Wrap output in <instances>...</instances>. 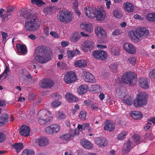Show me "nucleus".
I'll list each match as a JSON object with an SVG mask.
<instances>
[{"instance_id": "f257e3e1", "label": "nucleus", "mask_w": 155, "mask_h": 155, "mask_svg": "<svg viewBox=\"0 0 155 155\" xmlns=\"http://www.w3.org/2000/svg\"><path fill=\"white\" fill-rule=\"evenodd\" d=\"M21 11V15L24 17L27 21L24 24L25 29L28 31H35L39 26L38 19L34 15Z\"/></svg>"}, {"instance_id": "f03ea898", "label": "nucleus", "mask_w": 155, "mask_h": 155, "mask_svg": "<svg viewBox=\"0 0 155 155\" xmlns=\"http://www.w3.org/2000/svg\"><path fill=\"white\" fill-rule=\"evenodd\" d=\"M48 48L44 45H41L37 46L34 51L35 58L36 61L40 63H47L49 60V54Z\"/></svg>"}, {"instance_id": "7ed1b4c3", "label": "nucleus", "mask_w": 155, "mask_h": 155, "mask_svg": "<svg viewBox=\"0 0 155 155\" xmlns=\"http://www.w3.org/2000/svg\"><path fill=\"white\" fill-rule=\"evenodd\" d=\"M149 31L147 28L143 27L137 28L135 30L130 31L129 35L132 40L135 42H138L141 40L142 36H147L149 35Z\"/></svg>"}, {"instance_id": "20e7f679", "label": "nucleus", "mask_w": 155, "mask_h": 155, "mask_svg": "<svg viewBox=\"0 0 155 155\" xmlns=\"http://www.w3.org/2000/svg\"><path fill=\"white\" fill-rule=\"evenodd\" d=\"M148 94L144 92L138 94L135 99L133 101V104L136 107H143L146 105L148 102Z\"/></svg>"}, {"instance_id": "39448f33", "label": "nucleus", "mask_w": 155, "mask_h": 155, "mask_svg": "<svg viewBox=\"0 0 155 155\" xmlns=\"http://www.w3.org/2000/svg\"><path fill=\"white\" fill-rule=\"evenodd\" d=\"M38 123L41 125H48L52 119L51 114L48 110L44 109L40 110L38 114Z\"/></svg>"}, {"instance_id": "423d86ee", "label": "nucleus", "mask_w": 155, "mask_h": 155, "mask_svg": "<svg viewBox=\"0 0 155 155\" xmlns=\"http://www.w3.org/2000/svg\"><path fill=\"white\" fill-rule=\"evenodd\" d=\"M57 17L59 21L65 24L70 23L72 20L71 12L66 10L60 11L58 14Z\"/></svg>"}, {"instance_id": "0eeeda50", "label": "nucleus", "mask_w": 155, "mask_h": 155, "mask_svg": "<svg viewBox=\"0 0 155 155\" xmlns=\"http://www.w3.org/2000/svg\"><path fill=\"white\" fill-rule=\"evenodd\" d=\"M134 78V73L131 71H128L123 75L121 79V81L124 83L133 85V81Z\"/></svg>"}, {"instance_id": "6e6552de", "label": "nucleus", "mask_w": 155, "mask_h": 155, "mask_svg": "<svg viewBox=\"0 0 155 155\" xmlns=\"http://www.w3.org/2000/svg\"><path fill=\"white\" fill-rule=\"evenodd\" d=\"M92 54L94 58L99 60H105L107 57L106 52L102 50H95L92 52Z\"/></svg>"}, {"instance_id": "1a4fd4ad", "label": "nucleus", "mask_w": 155, "mask_h": 155, "mask_svg": "<svg viewBox=\"0 0 155 155\" xmlns=\"http://www.w3.org/2000/svg\"><path fill=\"white\" fill-rule=\"evenodd\" d=\"M76 79V75L73 71L67 72L64 78L65 82L67 84L72 83L75 81Z\"/></svg>"}, {"instance_id": "9d476101", "label": "nucleus", "mask_w": 155, "mask_h": 155, "mask_svg": "<svg viewBox=\"0 0 155 155\" xmlns=\"http://www.w3.org/2000/svg\"><path fill=\"white\" fill-rule=\"evenodd\" d=\"M54 83L50 79H45L42 80L39 83V86L43 88H50L53 87Z\"/></svg>"}, {"instance_id": "9b49d317", "label": "nucleus", "mask_w": 155, "mask_h": 155, "mask_svg": "<svg viewBox=\"0 0 155 155\" xmlns=\"http://www.w3.org/2000/svg\"><path fill=\"white\" fill-rule=\"evenodd\" d=\"M94 46V44L92 42L89 41H85L82 45L81 48L84 51L87 52L92 51Z\"/></svg>"}, {"instance_id": "f8f14e48", "label": "nucleus", "mask_w": 155, "mask_h": 155, "mask_svg": "<svg viewBox=\"0 0 155 155\" xmlns=\"http://www.w3.org/2000/svg\"><path fill=\"white\" fill-rule=\"evenodd\" d=\"M96 11L95 8L91 7L86 6L84 8V11L86 15L91 18L95 17Z\"/></svg>"}, {"instance_id": "ddd939ff", "label": "nucleus", "mask_w": 155, "mask_h": 155, "mask_svg": "<svg viewBox=\"0 0 155 155\" xmlns=\"http://www.w3.org/2000/svg\"><path fill=\"white\" fill-rule=\"evenodd\" d=\"M95 17L97 20L102 21L105 19L106 17V12L103 8L98 9L96 11Z\"/></svg>"}, {"instance_id": "4468645a", "label": "nucleus", "mask_w": 155, "mask_h": 155, "mask_svg": "<svg viewBox=\"0 0 155 155\" xmlns=\"http://www.w3.org/2000/svg\"><path fill=\"white\" fill-rule=\"evenodd\" d=\"M120 96L121 97L124 98L123 99V101L126 104L129 106H131L133 104L132 97L128 95L127 93L124 92L123 93L122 92Z\"/></svg>"}, {"instance_id": "2eb2a0df", "label": "nucleus", "mask_w": 155, "mask_h": 155, "mask_svg": "<svg viewBox=\"0 0 155 155\" xmlns=\"http://www.w3.org/2000/svg\"><path fill=\"white\" fill-rule=\"evenodd\" d=\"M83 78L86 82L91 83H95L96 81L94 76L91 73L87 71L83 72Z\"/></svg>"}, {"instance_id": "dca6fc26", "label": "nucleus", "mask_w": 155, "mask_h": 155, "mask_svg": "<svg viewBox=\"0 0 155 155\" xmlns=\"http://www.w3.org/2000/svg\"><path fill=\"white\" fill-rule=\"evenodd\" d=\"M124 48L127 52L132 54H135L136 49L132 44L128 43H125L124 45Z\"/></svg>"}, {"instance_id": "f3484780", "label": "nucleus", "mask_w": 155, "mask_h": 155, "mask_svg": "<svg viewBox=\"0 0 155 155\" xmlns=\"http://www.w3.org/2000/svg\"><path fill=\"white\" fill-rule=\"evenodd\" d=\"M20 134L24 137H27L29 135L30 130L28 126L23 125L21 126L19 131Z\"/></svg>"}, {"instance_id": "a211bd4d", "label": "nucleus", "mask_w": 155, "mask_h": 155, "mask_svg": "<svg viewBox=\"0 0 155 155\" xmlns=\"http://www.w3.org/2000/svg\"><path fill=\"white\" fill-rule=\"evenodd\" d=\"M95 143L99 146L101 147H104L107 146L108 141L104 137H97L95 138Z\"/></svg>"}, {"instance_id": "6ab92c4d", "label": "nucleus", "mask_w": 155, "mask_h": 155, "mask_svg": "<svg viewBox=\"0 0 155 155\" xmlns=\"http://www.w3.org/2000/svg\"><path fill=\"white\" fill-rule=\"evenodd\" d=\"M95 31L97 35L101 38H105L106 36V34L105 31L101 27L98 26L95 28Z\"/></svg>"}, {"instance_id": "aec40b11", "label": "nucleus", "mask_w": 155, "mask_h": 155, "mask_svg": "<svg viewBox=\"0 0 155 155\" xmlns=\"http://www.w3.org/2000/svg\"><path fill=\"white\" fill-rule=\"evenodd\" d=\"M139 85L144 89L148 88L149 86V82L148 79L144 78H140L139 80Z\"/></svg>"}, {"instance_id": "412c9836", "label": "nucleus", "mask_w": 155, "mask_h": 155, "mask_svg": "<svg viewBox=\"0 0 155 155\" xmlns=\"http://www.w3.org/2000/svg\"><path fill=\"white\" fill-rule=\"evenodd\" d=\"M115 127V124L113 122L107 120L105 123L104 129L106 130L112 131L114 129Z\"/></svg>"}, {"instance_id": "4be33fe9", "label": "nucleus", "mask_w": 155, "mask_h": 155, "mask_svg": "<svg viewBox=\"0 0 155 155\" xmlns=\"http://www.w3.org/2000/svg\"><path fill=\"white\" fill-rule=\"evenodd\" d=\"M78 134V130H76L75 131H74L73 133L71 132V133L61 136L60 138L61 139L64 140H69L72 137Z\"/></svg>"}, {"instance_id": "5701e85b", "label": "nucleus", "mask_w": 155, "mask_h": 155, "mask_svg": "<svg viewBox=\"0 0 155 155\" xmlns=\"http://www.w3.org/2000/svg\"><path fill=\"white\" fill-rule=\"evenodd\" d=\"M123 7L125 10L128 12H133L134 10V7L131 3L127 2L123 4Z\"/></svg>"}, {"instance_id": "b1692460", "label": "nucleus", "mask_w": 155, "mask_h": 155, "mask_svg": "<svg viewBox=\"0 0 155 155\" xmlns=\"http://www.w3.org/2000/svg\"><path fill=\"white\" fill-rule=\"evenodd\" d=\"M36 141L40 146H45L49 143L48 140L46 137H41Z\"/></svg>"}, {"instance_id": "393cba45", "label": "nucleus", "mask_w": 155, "mask_h": 155, "mask_svg": "<svg viewBox=\"0 0 155 155\" xmlns=\"http://www.w3.org/2000/svg\"><path fill=\"white\" fill-rule=\"evenodd\" d=\"M81 143L83 147L85 149H89L92 148V144L87 140L83 139L81 140Z\"/></svg>"}, {"instance_id": "a878e982", "label": "nucleus", "mask_w": 155, "mask_h": 155, "mask_svg": "<svg viewBox=\"0 0 155 155\" xmlns=\"http://www.w3.org/2000/svg\"><path fill=\"white\" fill-rule=\"evenodd\" d=\"M88 87L86 84H83L80 86L78 89V91L80 94L83 95L86 93L88 90Z\"/></svg>"}, {"instance_id": "bb28decb", "label": "nucleus", "mask_w": 155, "mask_h": 155, "mask_svg": "<svg viewBox=\"0 0 155 155\" xmlns=\"http://www.w3.org/2000/svg\"><path fill=\"white\" fill-rule=\"evenodd\" d=\"M8 116L7 114H2L0 117V126H2L7 122Z\"/></svg>"}, {"instance_id": "cd10ccee", "label": "nucleus", "mask_w": 155, "mask_h": 155, "mask_svg": "<svg viewBox=\"0 0 155 155\" xmlns=\"http://www.w3.org/2000/svg\"><path fill=\"white\" fill-rule=\"evenodd\" d=\"M66 99L70 102H75L78 101V99L72 94L67 93L65 95Z\"/></svg>"}, {"instance_id": "c85d7f7f", "label": "nucleus", "mask_w": 155, "mask_h": 155, "mask_svg": "<svg viewBox=\"0 0 155 155\" xmlns=\"http://www.w3.org/2000/svg\"><path fill=\"white\" fill-rule=\"evenodd\" d=\"M131 117L135 119H140L143 116L142 113L138 111H133L130 113Z\"/></svg>"}, {"instance_id": "c756f323", "label": "nucleus", "mask_w": 155, "mask_h": 155, "mask_svg": "<svg viewBox=\"0 0 155 155\" xmlns=\"http://www.w3.org/2000/svg\"><path fill=\"white\" fill-rule=\"evenodd\" d=\"M80 27L82 28L90 33L93 30L92 25L91 23L82 24Z\"/></svg>"}, {"instance_id": "7c9ffc66", "label": "nucleus", "mask_w": 155, "mask_h": 155, "mask_svg": "<svg viewBox=\"0 0 155 155\" xmlns=\"http://www.w3.org/2000/svg\"><path fill=\"white\" fill-rule=\"evenodd\" d=\"M119 65V64L118 62H113L109 65V68L112 72L116 73Z\"/></svg>"}, {"instance_id": "2f4dec72", "label": "nucleus", "mask_w": 155, "mask_h": 155, "mask_svg": "<svg viewBox=\"0 0 155 155\" xmlns=\"http://www.w3.org/2000/svg\"><path fill=\"white\" fill-rule=\"evenodd\" d=\"M16 47L17 50L19 53L24 54L26 51V47L25 45L18 44H17Z\"/></svg>"}, {"instance_id": "473e14b6", "label": "nucleus", "mask_w": 155, "mask_h": 155, "mask_svg": "<svg viewBox=\"0 0 155 155\" xmlns=\"http://www.w3.org/2000/svg\"><path fill=\"white\" fill-rule=\"evenodd\" d=\"M75 65L77 67H84L87 65V62L84 60H78L75 62Z\"/></svg>"}, {"instance_id": "72a5a7b5", "label": "nucleus", "mask_w": 155, "mask_h": 155, "mask_svg": "<svg viewBox=\"0 0 155 155\" xmlns=\"http://www.w3.org/2000/svg\"><path fill=\"white\" fill-rule=\"evenodd\" d=\"M113 13L114 16L117 18H121L122 16L121 11L118 8L114 10Z\"/></svg>"}, {"instance_id": "f704fd0d", "label": "nucleus", "mask_w": 155, "mask_h": 155, "mask_svg": "<svg viewBox=\"0 0 155 155\" xmlns=\"http://www.w3.org/2000/svg\"><path fill=\"white\" fill-rule=\"evenodd\" d=\"M14 147L16 150L17 153L19 152L20 151L24 148L23 144L21 143H16L14 145Z\"/></svg>"}, {"instance_id": "c9c22d12", "label": "nucleus", "mask_w": 155, "mask_h": 155, "mask_svg": "<svg viewBox=\"0 0 155 155\" xmlns=\"http://www.w3.org/2000/svg\"><path fill=\"white\" fill-rule=\"evenodd\" d=\"M146 19L150 21H155V13H149L146 16Z\"/></svg>"}, {"instance_id": "e433bc0d", "label": "nucleus", "mask_w": 155, "mask_h": 155, "mask_svg": "<svg viewBox=\"0 0 155 155\" xmlns=\"http://www.w3.org/2000/svg\"><path fill=\"white\" fill-rule=\"evenodd\" d=\"M34 152L31 149H26L23 150L21 155H34Z\"/></svg>"}, {"instance_id": "4c0bfd02", "label": "nucleus", "mask_w": 155, "mask_h": 155, "mask_svg": "<svg viewBox=\"0 0 155 155\" xmlns=\"http://www.w3.org/2000/svg\"><path fill=\"white\" fill-rule=\"evenodd\" d=\"M110 50L111 53L114 55H118L120 54L119 50L116 47L112 48Z\"/></svg>"}, {"instance_id": "58836bf2", "label": "nucleus", "mask_w": 155, "mask_h": 155, "mask_svg": "<svg viewBox=\"0 0 155 155\" xmlns=\"http://www.w3.org/2000/svg\"><path fill=\"white\" fill-rule=\"evenodd\" d=\"M92 87L93 91L95 93H99L101 91V87L98 85L94 84Z\"/></svg>"}, {"instance_id": "ea45409f", "label": "nucleus", "mask_w": 155, "mask_h": 155, "mask_svg": "<svg viewBox=\"0 0 155 155\" xmlns=\"http://www.w3.org/2000/svg\"><path fill=\"white\" fill-rule=\"evenodd\" d=\"M87 115V113L86 110H83L81 111L79 117L81 120H84L86 119Z\"/></svg>"}, {"instance_id": "a19ab883", "label": "nucleus", "mask_w": 155, "mask_h": 155, "mask_svg": "<svg viewBox=\"0 0 155 155\" xmlns=\"http://www.w3.org/2000/svg\"><path fill=\"white\" fill-rule=\"evenodd\" d=\"M52 128L54 133H57L60 130V127L59 125L58 124H53L51 125Z\"/></svg>"}, {"instance_id": "79ce46f5", "label": "nucleus", "mask_w": 155, "mask_h": 155, "mask_svg": "<svg viewBox=\"0 0 155 155\" xmlns=\"http://www.w3.org/2000/svg\"><path fill=\"white\" fill-rule=\"evenodd\" d=\"M33 4H35L38 6H40L44 3L42 0H31Z\"/></svg>"}, {"instance_id": "37998d69", "label": "nucleus", "mask_w": 155, "mask_h": 155, "mask_svg": "<svg viewBox=\"0 0 155 155\" xmlns=\"http://www.w3.org/2000/svg\"><path fill=\"white\" fill-rule=\"evenodd\" d=\"M45 132L46 133L50 134H54L51 125L50 126L47 127H46L45 130Z\"/></svg>"}, {"instance_id": "c03bdc74", "label": "nucleus", "mask_w": 155, "mask_h": 155, "mask_svg": "<svg viewBox=\"0 0 155 155\" xmlns=\"http://www.w3.org/2000/svg\"><path fill=\"white\" fill-rule=\"evenodd\" d=\"M149 76L150 78L155 82V69H152L150 72Z\"/></svg>"}, {"instance_id": "a18cd8bd", "label": "nucleus", "mask_w": 155, "mask_h": 155, "mask_svg": "<svg viewBox=\"0 0 155 155\" xmlns=\"http://www.w3.org/2000/svg\"><path fill=\"white\" fill-rule=\"evenodd\" d=\"M128 61L130 64L134 65L136 63V59L134 57L132 56L128 59Z\"/></svg>"}, {"instance_id": "49530a36", "label": "nucleus", "mask_w": 155, "mask_h": 155, "mask_svg": "<svg viewBox=\"0 0 155 155\" xmlns=\"http://www.w3.org/2000/svg\"><path fill=\"white\" fill-rule=\"evenodd\" d=\"M127 132L126 131L123 132L117 136V139L119 140H121L124 139L127 135Z\"/></svg>"}, {"instance_id": "de8ad7c7", "label": "nucleus", "mask_w": 155, "mask_h": 155, "mask_svg": "<svg viewBox=\"0 0 155 155\" xmlns=\"http://www.w3.org/2000/svg\"><path fill=\"white\" fill-rule=\"evenodd\" d=\"M79 38V36L76 35H71L70 40L71 41L75 42L78 41Z\"/></svg>"}, {"instance_id": "09e8293b", "label": "nucleus", "mask_w": 155, "mask_h": 155, "mask_svg": "<svg viewBox=\"0 0 155 155\" xmlns=\"http://www.w3.org/2000/svg\"><path fill=\"white\" fill-rule=\"evenodd\" d=\"M67 54V57L69 59H71L75 56L74 51H72L68 50Z\"/></svg>"}, {"instance_id": "8fccbe9b", "label": "nucleus", "mask_w": 155, "mask_h": 155, "mask_svg": "<svg viewBox=\"0 0 155 155\" xmlns=\"http://www.w3.org/2000/svg\"><path fill=\"white\" fill-rule=\"evenodd\" d=\"M131 141L128 140L127 143H125V146L127 148V150L128 152H129L130 150L131 149Z\"/></svg>"}, {"instance_id": "3c124183", "label": "nucleus", "mask_w": 155, "mask_h": 155, "mask_svg": "<svg viewBox=\"0 0 155 155\" xmlns=\"http://www.w3.org/2000/svg\"><path fill=\"white\" fill-rule=\"evenodd\" d=\"M43 30L45 34L47 36L49 35V28L46 25L44 26Z\"/></svg>"}, {"instance_id": "603ef678", "label": "nucleus", "mask_w": 155, "mask_h": 155, "mask_svg": "<svg viewBox=\"0 0 155 155\" xmlns=\"http://www.w3.org/2000/svg\"><path fill=\"white\" fill-rule=\"evenodd\" d=\"M61 104V102L58 101L56 100L54 101L52 103V106L54 107H56Z\"/></svg>"}, {"instance_id": "864d4df0", "label": "nucleus", "mask_w": 155, "mask_h": 155, "mask_svg": "<svg viewBox=\"0 0 155 155\" xmlns=\"http://www.w3.org/2000/svg\"><path fill=\"white\" fill-rule=\"evenodd\" d=\"M5 139V137L3 133L0 132V143L3 142Z\"/></svg>"}, {"instance_id": "5fc2aeb1", "label": "nucleus", "mask_w": 155, "mask_h": 155, "mask_svg": "<svg viewBox=\"0 0 155 155\" xmlns=\"http://www.w3.org/2000/svg\"><path fill=\"white\" fill-rule=\"evenodd\" d=\"M50 34L53 37L55 38H59V35L55 31H51Z\"/></svg>"}, {"instance_id": "6e6d98bb", "label": "nucleus", "mask_w": 155, "mask_h": 155, "mask_svg": "<svg viewBox=\"0 0 155 155\" xmlns=\"http://www.w3.org/2000/svg\"><path fill=\"white\" fill-rule=\"evenodd\" d=\"M66 117V115L63 113H59V116L58 118L60 119H64Z\"/></svg>"}, {"instance_id": "4d7b16f0", "label": "nucleus", "mask_w": 155, "mask_h": 155, "mask_svg": "<svg viewBox=\"0 0 155 155\" xmlns=\"http://www.w3.org/2000/svg\"><path fill=\"white\" fill-rule=\"evenodd\" d=\"M91 108L93 110H97L98 108V107L96 103L91 104Z\"/></svg>"}, {"instance_id": "13d9d810", "label": "nucleus", "mask_w": 155, "mask_h": 155, "mask_svg": "<svg viewBox=\"0 0 155 155\" xmlns=\"http://www.w3.org/2000/svg\"><path fill=\"white\" fill-rule=\"evenodd\" d=\"M120 31L118 29H116L112 33V35H113L117 36L120 34Z\"/></svg>"}, {"instance_id": "bf43d9fd", "label": "nucleus", "mask_w": 155, "mask_h": 155, "mask_svg": "<svg viewBox=\"0 0 155 155\" xmlns=\"http://www.w3.org/2000/svg\"><path fill=\"white\" fill-rule=\"evenodd\" d=\"M152 123L150 122H148L147 124V125L144 127V129L145 130H147L149 129L151 127V125Z\"/></svg>"}, {"instance_id": "052dcab7", "label": "nucleus", "mask_w": 155, "mask_h": 155, "mask_svg": "<svg viewBox=\"0 0 155 155\" xmlns=\"http://www.w3.org/2000/svg\"><path fill=\"white\" fill-rule=\"evenodd\" d=\"M134 141L136 143H138L139 142L140 140V138L137 135H136L134 137Z\"/></svg>"}, {"instance_id": "680f3d73", "label": "nucleus", "mask_w": 155, "mask_h": 155, "mask_svg": "<svg viewBox=\"0 0 155 155\" xmlns=\"http://www.w3.org/2000/svg\"><path fill=\"white\" fill-rule=\"evenodd\" d=\"M69 43L65 41H62L61 42V46L63 47H65L68 45Z\"/></svg>"}, {"instance_id": "e2e57ef3", "label": "nucleus", "mask_w": 155, "mask_h": 155, "mask_svg": "<svg viewBox=\"0 0 155 155\" xmlns=\"http://www.w3.org/2000/svg\"><path fill=\"white\" fill-rule=\"evenodd\" d=\"M28 98L30 100L33 101L35 99V97L33 94H31L28 95Z\"/></svg>"}, {"instance_id": "0e129e2a", "label": "nucleus", "mask_w": 155, "mask_h": 155, "mask_svg": "<svg viewBox=\"0 0 155 155\" xmlns=\"http://www.w3.org/2000/svg\"><path fill=\"white\" fill-rule=\"evenodd\" d=\"M15 9V8L12 6H9L7 8L6 12L7 13H9L13 11Z\"/></svg>"}, {"instance_id": "69168bd1", "label": "nucleus", "mask_w": 155, "mask_h": 155, "mask_svg": "<svg viewBox=\"0 0 155 155\" xmlns=\"http://www.w3.org/2000/svg\"><path fill=\"white\" fill-rule=\"evenodd\" d=\"M2 35L3 40H6L7 37L8 36L7 33L5 32H2Z\"/></svg>"}, {"instance_id": "338daca9", "label": "nucleus", "mask_w": 155, "mask_h": 155, "mask_svg": "<svg viewBox=\"0 0 155 155\" xmlns=\"http://www.w3.org/2000/svg\"><path fill=\"white\" fill-rule=\"evenodd\" d=\"M134 18L138 20H142L143 18H142L140 15L138 14H135L134 15Z\"/></svg>"}, {"instance_id": "774afa93", "label": "nucleus", "mask_w": 155, "mask_h": 155, "mask_svg": "<svg viewBox=\"0 0 155 155\" xmlns=\"http://www.w3.org/2000/svg\"><path fill=\"white\" fill-rule=\"evenodd\" d=\"M73 8L74 9L78 8V1H76L73 3Z\"/></svg>"}]
</instances>
